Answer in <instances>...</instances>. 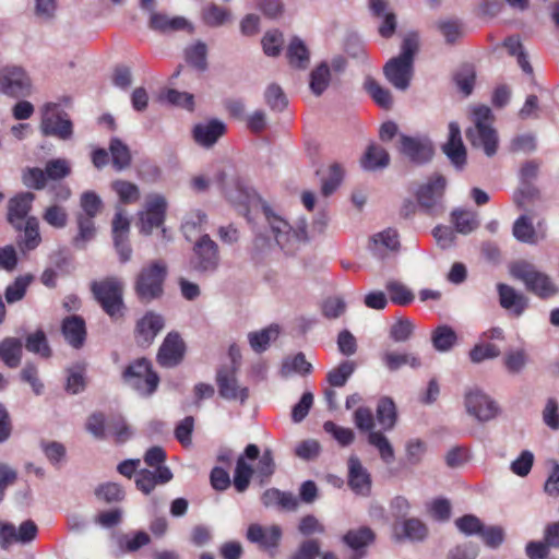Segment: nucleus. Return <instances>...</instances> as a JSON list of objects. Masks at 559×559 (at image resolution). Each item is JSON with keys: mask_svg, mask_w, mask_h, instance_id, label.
Instances as JSON below:
<instances>
[{"mask_svg": "<svg viewBox=\"0 0 559 559\" xmlns=\"http://www.w3.org/2000/svg\"><path fill=\"white\" fill-rule=\"evenodd\" d=\"M382 361L390 371H395L405 365L414 369L421 365L420 359L414 354L397 352H385L382 355Z\"/></svg>", "mask_w": 559, "mask_h": 559, "instance_id": "obj_34", "label": "nucleus"}, {"mask_svg": "<svg viewBox=\"0 0 559 559\" xmlns=\"http://www.w3.org/2000/svg\"><path fill=\"white\" fill-rule=\"evenodd\" d=\"M202 22L211 27H218L231 22V12L218 4L209 3L201 10Z\"/></svg>", "mask_w": 559, "mask_h": 559, "instance_id": "obj_31", "label": "nucleus"}, {"mask_svg": "<svg viewBox=\"0 0 559 559\" xmlns=\"http://www.w3.org/2000/svg\"><path fill=\"white\" fill-rule=\"evenodd\" d=\"M402 537L411 539V540H423L428 533V528L420 520L416 518L405 520L402 525ZM395 534L400 539L401 536L397 533V527L395 526Z\"/></svg>", "mask_w": 559, "mask_h": 559, "instance_id": "obj_46", "label": "nucleus"}, {"mask_svg": "<svg viewBox=\"0 0 559 559\" xmlns=\"http://www.w3.org/2000/svg\"><path fill=\"white\" fill-rule=\"evenodd\" d=\"M376 417L383 430H392L397 420L395 403L391 397L383 396L378 401Z\"/></svg>", "mask_w": 559, "mask_h": 559, "instance_id": "obj_30", "label": "nucleus"}, {"mask_svg": "<svg viewBox=\"0 0 559 559\" xmlns=\"http://www.w3.org/2000/svg\"><path fill=\"white\" fill-rule=\"evenodd\" d=\"M167 276V267L160 261H154L144 266L136 276L134 290L143 302H150L159 298L164 293V282Z\"/></svg>", "mask_w": 559, "mask_h": 559, "instance_id": "obj_5", "label": "nucleus"}, {"mask_svg": "<svg viewBox=\"0 0 559 559\" xmlns=\"http://www.w3.org/2000/svg\"><path fill=\"white\" fill-rule=\"evenodd\" d=\"M499 300L502 308L511 310L515 316H521L527 308V299L507 284H498Z\"/></svg>", "mask_w": 559, "mask_h": 559, "instance_id": "obj_27", "label": "nucleus"}, {"mask_svg": "<svg viewBox=\"0 0 559 559\" xmlns=\"http://www.w3.org/2000/svg\"><path fill=\"white\" fill-rule=\"evenodd\" d=\"M368 443L378 450L384 463L390 464L394 461V449L383 432L370 431V433H368Z\"/></svg>", "mask_w": 559, "mask_h": 559, "instance_id": "obj_44", "label": "nucleus"}, {"mask_svg": "<svg viewBox=\"0 0 559 559\" xmlns=\"http://www.w3.org/2000/svg\"><path fill=\"white\" fill-rule=\"evenodd\" d=\"M356 365L354 361L345 360L328 372L326 380L331 386H344L354 373Z\"/></svg>", "mask_w": 559, "mask_h": 559, "instance_id": "obj_47", "label": "nucleus"}, {"mask_svg": "<svg viewBox=\"0 0 559 559\" xmlns=\"http://www.w3.org/2000/svg\"><path fill=\"white\" fill-rule=\"evenodd\" d=\"M186 345L177 332H170L164 338L158 353L157 362L165 368H171L181 362Z\"/></svg>", "mask_w": 559, "mask_h": 559, "instance_id": "obj_18", "label": "nucleus"}, {"mask_svg": "<svg viewBox=\"0 0 559 559\" xmlns=\"http://www.w3.org/2000/svg\"><path fill=\"white\" fill-rule=\"evenodd\" d=\"M372 241L373 246L371 250L378 258L384 257L382 249L395 252L400 248L399 234L393 228H386L385 230L374 235Z\"/></svg>", "mask_w": 559, "mask_h": 559, "instance_id": "obj_33", "label": "nucleus"}, {"mask_svg": "<svg viewBox=\"0 0 559 559\" xmlns=\"http://www.w3.org/2000/svg\"><path fill=\"white\" fill-rule=\"evenodd\" d=\"M22 182L25 187L34 190H43L47 186L45 169L39 167H27L22 173Z\"/></svg>", "mask_w": 559, "mask_h": 559, "instance_id": "obj_54", "label": "nucleus"}, {"mask_svg": "<svg viewBox=\"0 0 559 559\" xmlns=\"http://www.w3.org/2000/svg\"><path fill=\"white\" fill-rule=\"evenodd\" d=\"M443 153L456 168L466 164V150L462 141L461 129L457 122L449 123V138L442 146Z\"/></svg>", "mask_w": 559, "mask_h": 559, "instance_id": "obj_22", "label": "nucleus"}, {"mask_svg": "<svg viewBox=\"0 0 559 559\" xmlns=\"http://www.w3.org/2000/svg\"><path fill=\"white\" fill-rule=\"evenodd\" d=\"M513 236L522 242H536V231L526 215H521L513 224Z\"/></svg>", "mask_w": 559, "mask_h": 559, "instance_id": "obj_51", "label": "nucleus"}, {"mask_svg": "<svg viewBox=\"0 0 559 559\" xmlns=\"http://www.w3.org/2000/svg\"><path fill=\"white\" fill-rule=\"evenodd\" d=\"M25 348L31 353L40 355L44 358L51 356V349L48 345L47 337L45 332L41 330H38L26 337Z\"/></svg>", "mask_w": 559, "mask_h": 559, "instance_id": "obj_53", "label": "nucleus"}, {"mask_svg": "<svg viewBox=\"0 0 559 559\" xmlns=\"http://www.w3.org/2000/svg\"><path fill=\"white\" fill-rule=\"evenodd\" d=\"M43 219L55 228H63L68 223V214L64 207L53 204L45 210Z\"/></svg>", "mask_w": 559, "mask_h": 559, "instance_id": "obj_64", "label": "nucleus"}, {"mask_svg": "<svg viewBox=\"0 0 559 559\" xmlns=\"http://www.w3.org/2000/svg\"><path fill=\"white\" fill-rule=\"evenodd\" d=\"M390 300L394 305L407 306L414 300V294L400 282H389L385 286Z\"/></svg>", "mask_w": 559, "mask_h": 559, "instance_id": "obj_50", "label": "nucleus"}, {"mask_svg": "<svg viewBox=\"0 0 559 559\" xmlns=\"http://www.w3.org/2000/svg\"><path fill=\"white\" fill-rule=\"evenodd\" d=\"M62 334L73 348H81L86 340V324L82 317L80 316H69L66 317L61 324Z\"/></svg>", "mask_w": 559, "mask_h": 559, "instance_id": "obj_25", "label": "nucleus"}, {"mask_svg": "<svg viewBox=\"0 0 559 559\" xmlns=\"http://www.w3.org/2000/svg\"><path fill=\"white\" fill-rule=\"evenodd\" d=\"M216 383L219 395L225 400L245 403L249 397V389L238 383L236 366L219 368L216 373Z\"/></svg>", "mask_w": 559, "mask_h": 559, "instance_id": "obj_12", "label": "nucleus"}, {"mask_svg": "<svg viewBox=\"0 0 559 559\" xmlns=\"http://www.w3.org/2000/svg\"><path fill=\"white\" fill-rule=\"evenodd\" d=\"M160 99L166 100L170 105L179 106L190 111L194 108V97L187 92H179L174 88H168L160 94Z\"/></svg>", "mask_w": 559, "mask_h": 559, "instance_id": "obj_57", "label": "nucleus"}, {"mask_svg": "<svg viewBox=\"0 0 559 559\" xmlns=\"http://www.w3.org/2000/svg\"><path fill=\"white\" fill-rule=\"evenodd\" d=\"M21 231L24 234L22 239L17 240V246L22 251L35 250L40 245L41 236L37 217H27V219L22 223Z\"/></svg>", "mask_w": 559, "mask_h": 559, "instance_id": "obj_28", "label": "nucleus"}, {"mask_svg": "<svg viewBox=\"0 0 559 559\" xmlns=\"http://www.w3.org/2000/svg\"><path fill=\"white\" fill-rule=\"evenodd\" d=\"M511 274L513 277L521 280L525 284L527 290L542 299L550 298L559 292L557 285L547 274L537 271L530 263H514L511 266Z\"/></svg>", "mask_w": 559, "mask_h": 559, "instance_id": "obj_7", "label": "nucleus"}, {"mask_svg": "<svg viewBox=\"0 0 559 559\" xmlns=\"http://www.w3.org/2000/svg\"><path fill=\"white\" fill-rule=\"evenodd\" d=\"M447 180L442 175L435 174L416 191L417 203L428 215L437 216L443 211L442 199Z\"/></svg>", "mask_w": 559, "mask_h": 559, "instance_id": "obj_9", "label": "nucleus"}, {"mask_svg": "<svg viewBox=\"0 0 559 559\" xmlns=\"http://www.w3.org/2000/svg\"><path fill=\"white\" fill-rule=\"evenodd\" d=\"M501 354L500 348L492 343L476 344L468 353L469 359L474 364H480L486 359L497 358Z\"/></svg>", "mask_w": 559, "mask_h": 559, "instance_id": "obj_58", "label": "nucleus"}, {"mask_svg": "<svg viewBox=\"0 0 559 559\" xmlns=\"http://www.w3.org/2000/svg\"><path fill=\"white\" fill-rule=\"evenodd\" d=\"M348 486L354 492L362 496L369 495L371 489L370 474L355 455L348 459Z\"/></svg>", "mask_w": 559, "mask_h": 559, "instance_id": "obj_24", "label": "nucleus"}, {"mask_svg": "<svg viewBox=\"0 0 559 559\" xmlns=\"http://www.w3.org/2000/svg\"><path fill=\"white\" fill-rule=\"evenodd\" d=\"M45 173L48 181H60L71 174V166L64 158H55L46 163Z\"/></svg>", "mask_w": 559, "mask_h": 559, "instance_id": "obj_55", "label": "nucleus"}, {"mask_svg": "<svg viewBox=\"0 0 559 559\" xmlns=\"http://www.w3.org/2000/svg\"><path fill=\"white\" fill-rule=\"evenodd\" d=\"M164 325V318L160 314L153 311L146 312L135 325L136 343L143 347L150 346Z\"/></svg>", "mask_w": 559, "mask_h": 559, "instance_id": "obj_21", "label": "nucleus"}, {"mask_svg": "<svg viewBox=\"0 0 559 559\" xmlns=\"http://www.w3.org/2000/svg\"><path fill=\"white\" fill-rule=\"evenodd\" d=\"M274 472L275 462L272 450L265 449L260 456V449L251 443L245 448L243 453L237 459L233 484L238 492H243L248 489L253 474H257L260 483L263 484L270 479Z\"/></svg>", "mask_w": 559, "mask_h": 559, "instance_id": "obj_1", "label": "nucleus"}, {"mask_svg": "<svg viewBox=\"0 0 559 559\" xmlns=\"http://www.w3.org/2000/svg\"><path fill=\"white\" fill-rule=\"evenodd\" d=\"M390 156L385 148L378 144H370L361 157V166L366 170H376L389 165Z\"/></svg>", "mask_w": 559, "mask_h": 559, "instance_id": "obj_32", "label": "nucleus"}, {"mask_svg": "<svg viewBox=\"0 0 559 559\" xmlns=\"http://www.w3.org/2000/svg\"><path fill=\"white\" fill-rule=\"evenodd\" d=\"M369 5L376 15L383 16V21L379 26L380 35L393 33L396 27V21L394 14L386 12V0H369Z\"/></svg>", "mask_w": 559, "mask_h": 559, "instance_id": "obj_43", "label": "nucleus"}, {"mask_svg": "<svg viewBox=\"0 0 559 559\" xmlns=\"http://www.w3.org/2000/svg\"><path fill=\"white\" fill-rule=\"evenodd\" d=\"M95 496L100 501L112 503L123 500L124 491L117 483H105L95 489Z\"/></svg>", "mask_w": 559, "mask_h": 559, "instance_id": "obj_56", "label": "nucleus"}, {"mask_svg": "<svg viewBox=\"0 0 559 559\" xmlns=\"http://www.w3.org/2000/svg\"><path fill=\"white\" fill-rule=\"evenodd\" d=\"M451 218L455 229L464 235L472 233L479 225L477 214L469 210H454L451 214Z\"/></svg>", "mask_w": 559, "mask_h": 559, "instance_id": "obj_39", "label": "nucleus"}, {"mask_svg": "<svg viewBox=\"0 0 559 559\" xmlns=\"http://www.w3.org/2000/svg\"><path fill=\"white\" fill-rule=\"evenodd\" d=\"M122 380L143 396H151L159 384L158 374L153 370L151 361L144 357L135 359L124 368Z\"/></svg>", "mask_w": 559, "mask_h": 559, "instance_id": "obj_6", "label": "nucleus"}, {"mask_svg": "<svg viewBox=\"0 0 559 559\" xmlns=\"http://www.w3.org/2000/svg\"><path fill=\"white\" fill-rule=\"evenodd\" d=\"M262 207L264 210L265 216L272 228L277 245L284 248L286 242L289 240L290 236L295 237L296 233L292 230V227L284 219L274 215L271 216L269 213V209L265 205H262Z\"/></svg>", "mask_w": 559, "mask_h": 559, "instance_id": "obj_35", "label": "nucleus"}, {"mask_svg": "<svg viewBox=\"0 0 559 559\" xmlns=\"http://www.w3.org/2000/svg\"><path fill=\"white\" fill-rule=\"evenodd\" d=\"M23 343L16 337H5L0 342V359L9 368H16L21 364Z\"/></svg>", "mask_w": 559, "mask_h": 559, "instance_id": "obj_29", "label": "nucleus"}, {"mask_svg": "<svg viewBox=\"0 0 559 559\" xmlns=\"http://www.w3.org/2000/svg\"><path fill=\"white\" fill-rule=\"evenodd\" d=\"M148 24L152 31L160 33H187L195 31L194 24L185 16L169 15L164 12H153Z\"/></svg>", "mask_w": 559, "mask_h": 559, "instance_id": "obj_15", "label": "nucleus"}, {"mask_svg": "<svg viewBox=\"0 0 559 559\" xmlns=\"http://www.w3.org/2000/svg\"><path fill=\"white\" fill-rule=\"evenodd\" d=\"M112 167L120 171L131 164V153L129 147L119 139L114 138L109 144Z\"/></svg>", "mask_w": 559, "mask_h": 559, "instance_id": "obj_40", "label": "nucleus"}, {"mask_svg": "<svg viewBox=\"0 0 559 559\" xmlns=\"http://www.w3.org/2000/svg\"><path fill=\"white\" fill-rule=\"evenodd\" d=\"M365 88L379 107L383 109L392 107L393 98L390 91L382 87L376 80L368 78L365 82Z\"/></svg>", "mask_w": 559, "mask_h": 559, "instance_id": "obj_45", "label": "nucleus"}, {"mask_svg": "<svg viewBox=\"0 0 559 559\" xmlns=\"http://www.w3.org/2000/svg\"><path fill=\"white\" fill-rule=\"evenodd\" d=\"M151 538L147 533L140 531L136 532L132 537L123 535L119 538V546L126 552H134L140 548L148 545Z\"/></svg>", "mask_w": 559, "mask_h": 559, "instance_id": "obj_63", "label": "nucleus"}, {"mask_svg": "<svg viewBox=\"0 0 559 559\" xmlns=\"http://www.w3.org/2000/svg\"><path fill=\"white\" fill-rule=\"evenodd\" d=\"M166 211L167 201L163 195H148L144 210L139 213L140 231L150 235L154 228L163 226Z\"/></svg>", "mask_w": 559, "mask_h": 559, "instance_id": "obj_11", "label": "nucleus"}, {"mask_svg": "<svg viewBox=\"0 0 559 559\" xmlns=\"http://www.w3.org/2000/svg\"><path fill=\"white\" fill-rule=\"evenodd\" d=\"M331 81V71L326 62L317 66L310 73L309 87L316 95L320 96L329 87Z\"/></svg>", "mask_w": 559, "mask_h": 559, "instance_id": "obj_38", "label": "nucleus"}, {"mask_svg": "<svg viewBox=\"0 0 559 559\" xmlns=\"http://www.w3.org/2000/svg\"><path fill=\"white\" fill-rule=\"evenodd\" d=\"M376 540V533L369 526H359L348 530L342 542L354 551L350 559H362L367 555V548Z\"/></svg>", "mask_w": 559, "mask_h": 559, "instance_id": "obj_20", "label": "nucleus"}, {"mask_svg": "<svg viewBox=\"0 0 559 559\" xmlns=\"http://www.w3.org/2000/svg\"><path fill=\"white\" fill-rule=\"evenodd\" d=\"M278 334V326L270 325L261 331L249 333V344L255 353H263L267 349L271 340H275Z\"/></svg>", "mask_w": 559, "mask_h": 559, "instance_id": "obj_37", "label": "nucleus"}, {"mask_svg": "<svg viewBox=\"0 0 559 559\" xmlns=\"http://www.w3.org/2000/svg\"><path fill=\"white\" fill-rule=\"evenodd\" d=\"M61 103L48 102L41 108L40 131L45 136L69 140L73 134V124Z\"/></svg>", "mask_w": 559, "mask_h": 559, "instance_id": "obj_8", "label": "nucleus"}, {"mask_svg": "<svg viewBox=\"0 0 559 559\" xmlns=\"http://www.w3.org/2000/svg\"><path fill=\"white\" fill-rule=\"evenodd\" d=\"M111 189L117 193L122 204L136 203L141 197L139 187L128 180L118 179L112 181Z\"/></svg>", "mask_w": 559, "mask_h": 559, "instance_id": "obj_42", "label": "nucleus"}, {"mask_svg": "<svg viewBox=\"0 0 559 559\" xmlns=\"http://www.w3.org/2000/svg\"><path fill=\"white\" fill-rule=\"evenodd\" d=\"M207 48L204 43L198 41L186 50V60L189 64L198 70L204 71L207 67L206 62Z\"/></svg>", "mask_w": 559, "mask_h": 559, "instance_id": "obj_62", "label": "nucleus"}, {"mask_svg": "<svg viewBox=\"0 0 559 559\" xmlns=\"http://www.w3.org/2000/svg\"><path fill=\"white\" fill-rule=\"evenodd\" d=\"M457 335L449 325H439L431 335V342L436 350L448 352L456 343Z\"/></svg>", "mask_w": 559, "mask_h": 559, "instance_id": "obj_41", "label": "nucleus"}, {"mask_svg": "<svg viewBox=\"0 0 559 559\" xmlns=\"http://www.w3.org/2000/svg\"><path fill=\"white\" fill-rule=\"evenodd\" d=\"M495 120L491 109L486 105L473 108L474 127L466 130V138L473 147H480L487 156H492L498 148V134L492 122Z\"/></svg>", "mask_w": 559, "mask_h": 559, "instance_id": "obj_3", "label": "nucleus"}, {"mask_svg": "<svg viewBox=\"0 0 559 559\" xmlns=\"http://www.w3.org/2000/svg\"><path fill=\"white\" fill-rule=\"evenodd\" d=\"M91 290L95 300L112 321L123 318L126 310L123 302L124 286L121 280L110 276L100 281H94L91 285Z\"/></svg>", "mask_w": 559, "mask_h": 559, "instance_id": "obj_4", "label": "nucleus"}, {"mask_svg": "<svg viewBox=\"0 0 559 559\" xmlns=\"http://www.w3.org/2000/svg\"><path fill=\"white\" fill-rule=\"evenodd\" d=\"M399 150L415 164L428 163L433 156L432 143L425 136H408L402 134Z\"/></svg>", "mask_w": 559, "mask_h": 559, "instance_id": "obj_14", "label": "nucleus"}, {"mask_svg": "<svg viewBox=\"0 0 559 559\" xmlns=\"http://www.w3.org/2000/svg\"><path fill=\"white\" fill-rule=\"evenodd\" d=\"M282 535L283 532L278 525L262 526L260 524H250L246 536L250 543L257 544L259 548L274 551L280 546Z\"/></svg>", "mask_w": 559, "mask_h": 559, "instance_id": "obj_19", "label": "nucleus"}, {"mask_svg": "<svg viewBox=\"0 0 559 559\" xmlns=\"http://www.w3.org/2000/svg\"><path fill=\"white\" fill-rule=\"evenodd\" d=\"M519 37H506L503 46L508 49L511 56H515L518 63L526 74L533 73V68L527 59V55L523 49L522 44L518 40Z\"/></svg>", "mask_w": 559, "mask_h": 559, "instance_id": "obj_52", "label": "nucleus"}, {"mask_svg": "<svg viewBox=\"0 0 559 559\" xmlns=\"http://www.w3.org/2000/svg\"><path fill=\"white\" fill-rule=\"evenodd\" d=\"M79 233L74 238V246L78 248H83L84 243L92 240L95 236L96 228L94 223V217L83 216V214H78L76 216Z\"/></svg>", "mask_w": 559, "mask_h": 559, "instance_id": "obj_49", "label": "nucleus"}, {"mask_svg": "<svg viewBox=\"0 0 559 559\" xmlns=\"http://www.w3.org/2000/svg\"><path fill=\"white\" fill-rule=\"evenodd\" d=\"M80 206L83 216L94 217L102 211L103 201L94 191H85L81 194Z\"/></svg>", "mask_w": 559, "mask_h": 559, "instance_id": "obj_61", "label": "nucleus"}, {"mask_svg": "<svg viewBox=\"0 0 559 559\" xmlns=\"http://www.w3.org/2000/svg\"><path fill=\"white\" fill-rule=\"evenodd\" d=\"M467 413L480 421H487L496 417L498 406L488 395L480 390H471L465 395Z\"/></svg>", "mask_w": 559, "mask_h": 559, "instance_id": "obj_17", "label": "nucleus"}, {"mask_svg": "<svg viewBox=\"0 0 559 559\" xmlns=\"http://www.w3.org/2000/svg\"><path fill=\"white\" fill-rule=\"evenodd\" d=\"M287 58L293 67L305 69L308 66L309 50L298 37L289 44Z\"/></svg>", "mask_w": 559, "mask_h": 559, "instance_id": "obj_48", "label": "nucleus"}, {"mask_svg": "<svg viewBox=\"0 0 559 559\" xmlns=\"http://www.w3.org/2000/svg\"><path fill=\"white\" fill-rule=\"evenodd\" d=\"M107 431L117 443L127 441L131 436L129 426L120 415H114L107 420Z\"/></svg>", "mask_w": 559, "mask_h": 559, "instance_id": "obj_59", "label": "nucleus"}, {"mask_svg": "<svg viewBox=\"0 0 559 559\" xmlns=\"http://www.w3.org/2000/svg\"><path fill=\"white\" fill-rule=\"evenodd\" d=\"M34 276L32 274L19 275L13 283L7 286L4 290V298L8 304H14L22 300L27 292L28 286L33 283Z\"/></svg>", "mask_w": 559, "mask_h": 559, "instance_id": "obj_36", "label": "nucleus"}, {"mask_svg": "<svg viewBox=\"0 0 559 559\" xmlns=\"http://www.w3.org/2000/svg\"><path fill=\"white\" fill-rule=\"evenodd\" d=\"M193 269L199 272H213L218 266V248L209 235H203L193 247Z\"/></svg>", "mask_w": 559, "mask_h": 559, "instance_id": "obj_13", "label": "nucleus"}, {"mask_svg": "<svg viewBox=\"0 0 559 559\" xmlns=\"http://www.w3.org/2000/svg\"><path fill=\"white\" fill-rule=\"evenodd\" d=\"M173 478V473L168 467H158L156 472L141 469L136 474L135 485L143 493H151L157 484H166Z\"/></svg>", "mask_w": 559, "mask_h": 559, "instance_id": "obj_26", "label": "nucleus"}, {"mask_svg": "<svg viewBox=\"0 0 559 559\" xmlns=\"http://www.w3.org/2000/svg\"><path fill=\"white\" fill-rule=\"evenodd\" d=\"M0 92L12 98L27 97L32 94V81L25 70L17 66L0 69Z\"/></svg>", "mask_w": 559, "mask_h": 559, "instance_id": "obj_10", "label": "nucleus"}, {"mask_svg": "<svg viewBox=\"0 0 559 559\" xmlns=\"http://www.w3.org/2000/svg\"><path fill=\"white\" fill-rule=\"evenodd\" d=\"M418 51V37H404L399 56L385 63L384 75L395 88L401 91L408 88L414 75V58Z\"/></svg>", "mask_w": 559, "mask_h": 559, "instance_id": "obj_2", "label": "nucleus"}, {"mask_svg": "<svg viewBox=\"0 0 559 559\" xmlns=\"http://www.w3.org/2000/svg\"><path fill=\"white\" fill-rule=\"evenodd\" d=\"M476 80V73L472 66H463L455 74L454 81L457 88L465 95L473 92Z\"/></svg>", "mask_w": 559, "mask_h": 559, "instance_id": "obj_60", "label": "nucleus"}, {"mask_svg": "<svg viewBox=\"0 0 559 559\" xmlns=\"http://www.w3.org/2000/svg\"><path fill=\"white\" fill-rule=\"evenodd\" d=\"M225 133V123L217 119L197 123L192 130L194 142L203 147L213 146Z\"/></svg>", "mask_w": 559, "mask_h": 559, "instance_id": "obj_23", "label": "nucleus"}, {"mask_svg": "<svg viewBox=\"0 0 559 559\" xmlns=\"http://www.w3.org/2000/svg\"><path fill=\"white\" fill-rule=\"evenodd\" d=\"M35 199L36 195L33 192L25 191L16 193L8 201L7 221L15 230H22V223L29 217Z\"/></svg>", "mask_w": 559, "mask_h": 559, "instance_id": "obj_16", "label": "nucleus"}]
</instances>
